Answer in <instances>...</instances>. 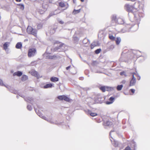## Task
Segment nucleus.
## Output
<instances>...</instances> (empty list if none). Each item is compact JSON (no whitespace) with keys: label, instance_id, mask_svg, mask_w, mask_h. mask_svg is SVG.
<instances>
[{"label":"nucleus","instance_id":"58836bf2","mask_svg":"<svg viewBox=\"0 0 150 150\" xmlns=\"http://www.w3.org/2000/svg\"><path fill=\"white\" fill-rule=\"evenodd\" d=\"M0 85L1 86H5L3 83L2 80L1 79H0Z\"/></svg>","mask_w":150,"mask_h":150},{"label":"nucleus","instance_id":"423d86ee","mask_svg":"<svg viewBox=\"0 0 150 150\" xmlns=\"http://www.w3.org/2000/svg\"><path fill=\"white\" fill-rule=\"evenodd\" d=\"M57 98L60 100H64L65 101L67 102H69L70 101L69 98L64 95L59 96L57 97Z\"/></svg>","mask_w":150,"mask_h":150},{"label":"nucleus","instance_id":"a18cd8bd","mask_svg":"<svg viewBox=\"0 0 150 150\" xmlns=\"http://www.w3.org/2000/svg\"><path fill=\"white\" fill-rule=\"evenodd\" d=\"M70 68V66H68L66 67V69L68 70Z\"/></svg>","mask_w":150,"mask_h":150},{"label":"nucleus","instance_id":"20e7f679","mask_svg":"<svg viewBox=\"0 0 150 150\" xmlns=\"http://www.w3.org/2000/svg\"><path fill=\"white\" fill-rule=\"evenodd\" d=\"M36 52V50L35 48H31L29 50L28 56L29 57L34 56Z\"/></svg>","mask_w":150,"mask_h":150},{"label":"nucleus","instance_id":"de8ad7c7","mask_svg":"<svg viewBox=\"0 0 150 150\" xmlns=\"http://www.w3.org/2000/svg\"><path fill=\"white\" fill-rule=\"evenodd\" d=\"M16 1L17 2H20L21 1V0H16Z\"/></svg>","mask_w":150,"mask_h":150},{"label":"nucleus","instance_id":"f257e3e1","mask_svg":"<svg viewBox=\"0 0 150 150\" xmlns=\"http://www.w3.org/2000/svg\"><path fill=\"white\" fill-rule=\"evenodd\" d=\"M136 4V3H134L133 5L126 4L125 6L127 11L129 12V13H131L133 14L134 20L137 23V25L138 26L141 20V16L139 13L137 11V9L135 8L134 5Z\"/></svg>","mask_w":150,"mask_h":150},{"label":"nucleus","instance_id":"09e8293b","mask_svg":"<svg viewBox=\"0 0 150 150\" xmlns=\"http://www.w3.org/2000/svg\"><path fill=\"white\" fill-rule=\"evenodd\" d=\"M7 48H8V47H4V49L6 50L7 49Z\"/></svg>","mask_w":150,"mask_h":150},{"label":"nucleus","instance_id":"1a4fd4ad","mask_svg":"<svg viewBox=\"0 0 150 150\" xmlns=\"http://www.w3.org/2000/svg\"><path fill=\"white\" fill-rule=\"evenodd\" d=\"M100 43L97 40L94 41L91 45V47H95L96 46H100Z\"/></svg>","mask_w":150,"mask_h":150},{"label":"nucleus","instance_id":"ddd939ff","mask_svg":"<svg viewBox=\"0 0 150 150\" xmlns=\"http://www.w3.org/2000/svg\"><path fill=\"white\" fill-rule=\"evenodd\" d=\"M22 75V72L21 71H19L14 73L13 74V75L14 76H20Z\"/></svg>","mask_w":150,"mask_h":150},{"label":"nucleus","instance_id":"5fc2aeb1","mask_svg":"<svg viewBox=\"0 0 150 150\" xmlns=\"http://www.w3.org/2000/svg\"><path fill=\"white\" fill-rule=\"evenodd\" d=\"M91 49H92L93 48V47H91Z\"/></svg>","mask_w":150,"mask_h":150},{"label":"nucleus","instance_id":"2f4dec72","mask_svg":"<svg viewBox=\"0 0 150 150\" xmlns=\"http://www.w3.org/2000/svg\"><path fill=\"white\" fill-rule=\"evenodd\" d=\"M22 47V43L21 42H18L16 45L15 47Z\"/></svg>","mask_w":150,"mask_h":150},{"label":"nucleus","instance_id":"4c0bfd02","mask_svg":"<svg viewBox=\"0 0 150 150\" xmlns=\"http://www.w3.org/2000/svg\"><path fill=\"white\" fill-rule=\"evenodd\" d=\"M27 108L29 110H31L32 109L31 106L30 105H28L27 107Z\"/></svg>","mask_w":150,"mask_h":150},{"label":"nucleus","instance_id":"473e14b6","mask_svg":"<svg viewBox=\"0 0 150 150\" xmlns=\"http://www.w3.org/2000/svg\"><path fill=\"white\" fill-rule=\"evenodd\" d=\"M42 24L40 23L38 24L37 25V28L39 30L42 28Z\"/></svg>","mask_w":150,"mask_h":150},{"label":"nucleus","instance_id":"393cba45","mask_svg":"<svg viewBox=\"0 0 150 150\" xmlns=\"http://www.w3.org/2000/svg\"><path fill=\"white\" fill-rule=\"evenodd\" d=\"M55 11H56L54 12H51L49 14V16H48V18H49L51 16L53 15H56L57 14V13H55Z\"/></svg>","mask_w":150,"mask_h":150},{"label":"nucleus","instance_id":"72a5a7b5","mask_svg":"<svg viewBox=\"0 0 150 150\" xmlns=\"http://www.w3.org/2000/svg\"><path fill=\"white\" fill-rule=\"evenodd\" d=\"M101 51L100 49H98L95 51V53L96 54H98Z\"/></svg>","mask_w":150,"mask_h":150},{"label":"nucleus","instance_id":"8fccbe9b","mask_svg":"<svg viewBox=\"0 0 150 150\" xmlns=\"http://www.w3.org/2000/svg\"><path fill=\"white\" fill-rule=\"evenodd\" d=\"M80 1H81V2H83V1H84V0H80Z\"/></svg>","mask_w":150,"mask_h":150},{"label":"nucleus","instance_id":"aec40b11","mask_svg":"<svg viewBox=\"0 0 150 150\" xmlns=\"http://www.w3.org/2000/svg\"><path fill=\"white\" fill-rule=\"evenodd\" d=\"M28 79L27 76L23 75L21 77V80L22 81H25L26 80Z\"/></svg>","mask_w":150,"mask_h":150},{"label":"nucleus","instance_id":"a211bd4d","mask_svg":"<svg viewBox=\"0 0 150 150\" xmlns=\"http://www.w3.org/2000/svg\"><path fill=\"white\" fill-rule=\"evenodd\" d=\"M108 37L112 41H114L115 40V37L110 33L109 34Z\"/></svg>","mask_w":150,"mask_h":150},{"label":"nucleus","instance_id":"6e6552de","mask_svg":"<svg viewBox=\"0 0 150 150\" xmlns=\"http://www.w3.org/2000/svg\"><path fill=\"white\" fill-rule=\"evenodd\" d=\"M132 78L130 82L129 86H132L135 85L136 83V78L134 77V74H136L135 73H132Z\"/></svg>","mask_w":150,"mask_h":150},{"label":"nucleus","instance_id":"603ef678","mask_svg":"<svg viewBox=\"0 0 150 150\" xmlns=\"http://www.w3.org/2000/svg\"><path fill=\"white\" fill-rule=\"evenodd\" d=\"M123 28H124V30H125L126 29V28L125 27Z\"/></svg>","mask_w":150,"mask_h":150},{"label":"nucleus","instance_id":"37998d69","mask_svg":"<svg viewBox=\"0 0 150 150\" xmlns=\"http://www.w3.org/2000/svg\"><path fill=\"white\" fill-rule=\"evenodd\" d=\"M130 90L133 93H134L135 91V90L133 89H131Z\"/></svg>","mask_w":150,"mask_h":150},{"label":"nucleus","instance_id":"4be33fe9","mask_svg":"<svg viewBox=\"0 0 150 150\" xmlns=\"http://www.w3.org/2000/svg\"><path fill=\"white\" fill-rule=\"evenodd\" d=\"M80 9H79L77 10L74 9L73 10L72 13L73 14L75 15L77 13H79L80 12Z\"/></svg>","mask_w":150,"mask_h":150},{"label":"nucleus","instance_id":"f704fd0d","mask_svg":"<svg viewBox=\"0 0 150 150\" xmlns=\"http://www.w3.org/2000/svg\"><path fill=\"white\" fill-rule=\"evenodd\" d=\"M73 40L75 42H77L79 40L78 38L76 36H74Z\"/></svg>","mask_w":150,"mask_h":150},{"label":"nucleus","instance_id":"dca6fc26","mask_svg":"<svg viewBox=\"0 0 150 150\" xmlns=\"http://www.w3.org/2000/svg\"><path fill=\"white\" fill-rule=\"evenodd\" d=\"M115 40L116 42V43L117 45H119L121 41V39L120 37H117L115 39Z\"/></svg>","mask_w":150,"mask_h":150},{"label":"nucleus","instance_id":"7ed1b4c3","mask_svg":"<svg viewBox=\"0 0 150 150\" xmlns=\"http://www.w3.org/2000/svg\"><path fill=\"white\" fill-rule=\"evenodd\" d=\"M124 25L126 28L125 30H124V28H122L121 30V31L122 33H125L126 32H128L129 31L130 29L132 28L133 27L129 24L124 23Z\"/></svg>","mask_w":150,"mask_h":150},{"label":"nucleus","instance_id":"f3484780","mask_svg":"<svg viewBox=\"0 0 150 150\" xmlns=\"http://www.w3.org/2000/svg\"><path fill=\"white\" fill-rule=\"evenodd\" d=\"M114 89L113 87L106 86V91H111L114 90Z\"/></svg>","mask_w":150,"mask_h":150},{"label":"nucleus","instance_id":"cd10ccee","mask_svg":"<svg viewBox=\"0 0 150 150\" xmlns=\"http://www.w3.org/2000/svg\"><path fill=\"white\" fill-rule=\"evenodd\" d=\"M18 5L19 6L20 8L22 10H23L24 8V5L23 4H18Z\"/></svg>","mask_w":150,"mask_h":150},{"label":"nucleus","instance_id":"5701e85b","mask_svg":"<svg viewBox=\"0 0 150 150\" xmlns=\"http://www.w3.org/2000/svg\"><path fill=\"white\" fill-rule=\"evenodd\" d=\"M105 88L106 86H102L99 88V89L102 92H105L106 91Z\"/></svg>","mask_w":150,"mask_h":150},{"label":"nucleus","instance_id":"864d4df0","mask_svg":"<svg viewBox=\"0 0 150 150\" xmlns=\"http://www.w3.org/2000/svg\"><path fill=\"white\" fill-rule=\"evenodd\" d=\"M16 48H21V47H16Z\"/></svg>","mask_w":150,"mask_h":150},{"label":"nucleus","instance_id":"f03ea898","mask_svg":"<svg viewBox=\"0 0 150 150\" xmlns=\"http://www.w3.org/2000/svg\"><path fill=\"white\" fill-rule=\"evenodd\" d=\"M27 32L28 33L32 34L35 37L37 36V30L33 28L31 26H28L27 29Z\"/></svg>","mask_w":150,"mask_h":150},{"label":"nucleus","instance_id":"ea45409f","mask_svg":"<svg viewBox=\"0 0 150 150\" xmlns=\"http://www.w3.org/2000/svg\"><path fill=\"white\" fill-rule=\"evenodd\" d=\"M120 74L121 76H123V75H125V76H126V75L125 74V72L124 71L120 72Z\"/></svg>","mask_w":150,"mask_h":150},{"label":"nucleus","instance_id":"9d476101","mask_svg":"<svg viewBox=\"0 0 150 150\" xmlns=\"http://www.w3.org/2000/svg\"><path fill=\"white\" fill-rule=\"evenodd\" d=\"M30 74L32 76L36 77L38 79L40 77L38 72L34 70L32 71L31 72Z\"/></svg>","mask_w":150,"mask_h":150},{"label":"nucleus","instance_id":"0eeeda50","mask_svg":"<svg viewBox=\"0 0 150 150\" xmlns=\"http://www.w3.org/2000/svg\"><path fill=\"white\" fill-rule=\"evenodd\" d=\"M117 97L116 96H115L114 97L112 96L110 97L109 99L108 100L105 102V103L107 105H109L112 103Z\"/></svg>","mask_w":150,"mask_h":150},{"label":"nucleus","instance_id":"4468645a","mask_svg":"<svg viewBox=\"0 0 150 150\" xmlns=\"http://www.w3.org/2000/svg\"><path fill=\"white\" fill-rule=\"evenodd\" d=\"M52 83H50L46 84L44 86H43V88H52Z\"/></svg>","mask_w":150,"mask_h":150},{"label":"nucleus","instance_id":"a878e982","mask_svg":"<svg viewBox=\"0 0 150 150\" xmlns=\"http://www.w3.org/2000/svg\"><path fill=\"white\" fill-rule=\"evenodd\" d=\"M123 87V86L122 85H118L117 87V89L118 91H120L122 90Z\"/></svg>","mask_w":150,"mask_h":150},{"label":"nucleus","instance_id":"2eb2a0df","mask_svg":"<svg viewBox=\"0 0 150 150\" xmlns=\"http://www.w3.org/2000/svg\"><path fill=\"white\" fill-rule=\"evenodd\" d=\"M50 80L52 82H55L58 81L59 79L57 77L53 76L50 78Z\"/></svg>","mask_w":150,"mask_h":150},{"label":"nucleus","instance_id":"f8f14e48","mask_svg":"<svg viewBox=\"0 0 150 150\" xmlns=\"http://www.w3.org/2000/svg\"><path fill=\"white\" fill-rule=\"evenodd\" d=\"M46 10V8H44L43 7H41L37 11L40 14H42L44 13Z\"/></svg>","mask_w":150,"mask_h":150},{"label":"nucleus","instance_id":"79ce46f5","mask_svg":"<svg viewBox=\"0 0 150 150\" xmlns=\"http://www.w3.org/2000/svg\"><path fill=\"white\" fill-rule=\"evenodd\" d=\"M124 150H131V149L130 147L127 146L125 148ZM134 150H135V149H134Z\"/></svg>","mask_w":150,"mask_h":150},{"label":"nucleus","instance_id":"c9c22d12","mask_svg":"<svg viewBox=\"0 0 150 150\" xmlns=\"http://www.w3.org/2000/svg\"><path fill=\"white\" fill-rule=\"evenodd\" d=\"M9 44L10 43L9 42H5L3 45V47H8V44Z\"/></svg>","mask_w":150,"mask_h":150},{"label":"nucleus","instance_id":"c03bdc74","mask_svg":"<svg viewBox=\"0 0 150 150\" xmlns=\"http://www.w3.org/2000/svg\"><path fill=\"white\" fill-rule=\"evenodd\" d=\"M126 83V81L125 80H123L122 81V83L125 84Z\"/></svg>","mask_w":150,"mask_h":150},{"label":"nucleus","instance_id":"412c9836","mask_svg":"<svg viewBox=\"0 0 150 150\" xmlns=\"http://www.w3.org/2000/svg\"><path fill=\"white\" fill-rule=\"evenodd\" d=\"M112 124V122L109 121H107L106 122H104V125L106 126H108Z\"/></svg>","mask_w":150,"mask_h":150},{"label":"nucleus","instance_id":"b1692460","mask_svg":"<svg viewBox=\"0 0 150 150\" xmlns=\"http://www.w3.org/2000/svg\"><path fill=\"white\" fill-rule=\"evenodd\" d=\"M88 42L89 43L90 42V41L88 39H87L86 38H85L83 39V44H86Z\"/></svg>","mask_w":150,"mask_h":150},{"label":"nucleus","instance_id":"c85d7f7f","mask_svg":"<svg viewBox=\"0 0 150 150\" xmlns=\"http://www.w3.org/2000/svg\"><path fill=\"white\" fill-rule=\"evenodd\" d=\"M56 57V56L55 55L53 56H50L48 57H47V58L48 59H55Z\"/></svg>","mask_w":150,"mask_h":150},{"label":"nucleus","instance_id":"7c9ffc66","mask_svg":"<svg viewBox=\"0 0 150 150\" xmlns=\"http://www.w3.org/2000/svg\"><path fill=\"white\" fill-rule=\"evenodd\" d=\"M59 5L61 7H64L65 6L64 3L62 2L59 3Z\"/></svg>","mask_w":150,"mask_h":150},{"label":"nucleus","instance_id":"6ab92c4d","mask_svg":"<svg viewBox=\"0 0 150 150\" xmlns=\"http://www.w3.org/2000/svg\"><path fill=\"white\" fill-rule=\"evenodd\" d=\"M117 18L116 16L115 15H113L111 17L112 20V21L114 22L115 23H116L117 21Z\"/></svg>","mask_w":150,"mask_h":150},{"label":"nucleus","instance_id":"c756f323","mask_svg":"<svg viewBox=\"0 0 150 150\" xmlns=\"http://www.w3.org/2000/svg\"><path fill=\"white\" fill-rule=\"evenodd\" d=\"M131 146L132 147L135 148L136 146V144L135 142L133 141H132L131 142Z\"/></svg>","mask_w":150,"mask_h":150},{"label":"nucleus","instance_id":"e433bc0d","mask_svg":"<svg viewBox=\"0 0 150 150\" xmlns=\"http://www.w3.org/2000/svg\"><path fill=\"white\" fill-rule=\"evenodd\" d=\"M90 115L92 117L95 116L97 115V114L96 113H94V112H91L90 114Z\"/></svg>","mask_w":150,"mask_h":150},{"label":"nucleus","instance_id":"3c124183","mask_svg":"<svg viewBox=\"0 0 150 150\" xmlns=\"http://www.w3.org/2000/svg\"><path fill=\"white\" fill-rule=\"evenodd\" d=\"M112 132H113V131H111L110 132V135L111 134V133Z\"/></svg>","mask_w":150,"mask_h":150},{"label":"nucleus","instance_id":"9b49d317","mask_svg":"<svg viewBox=\"0 0 150 150\" xmlns=\"http://www.w3.org/2000/svg\"><path fill=\"white\" fill-rule=\"evenodd\" d=\"M116 23L120 24H123L125 23L124 20L122 18H117Z\"/></svg>","mask_w":150,"mask_h":150},{"label":"nucleus","instance_id":"bb28decb","mask_svg":"<svg viewBox=\"0 0 150 150\" xmlns=\"http://www.w3.org/2000/svg\"><path fill=\"white\" fill-rule=\"evenodd\" d=\"M57 20L60 24H63L64 23V22L62 21L59 18H57Z\"/></svg>","mask_w":150,"mask_h":150},{"label":"nucleus","instance_id":"49530a36","mask_svg":"<svg viewBox=\"0 0 150 150\" xmlns=\"http://www.w3.org/2000/svg\"><path fill=\"white\" fill-rule=\"evenodd\" d=\"M73 2L74 3H75L76 1V0H73Z\"/></svg>","mask_w":150,"mask_h":150},{"label":"nucleus","instance_id":"a19ab883","mask_svg":"<svg viewBox=\"0 0 150 150\" xmlns=\"http://www.w3.org/2000/svg\"><path fill=\"white\" fill-rule=\"evenodd\" d=\"M52 32H50V33L51 34H53L55 32V29H52Z\"/></svg>","mask_w":150,"mask_h":150},{"label":"nucleus","instance_id":"39448f33","mask_svg":"<svg viewBox=\"0 0 150 150\" xmlns=\"http://www.w3.org/2000/svg\"><path fill=\"white\" fill-rule=\"evenodd\" d=\"M53 44L55 47H62L65 46V45L58 41H55L53 42Z\"/></svg>","mask_w":150,"mask_h":150}]
</instances>
